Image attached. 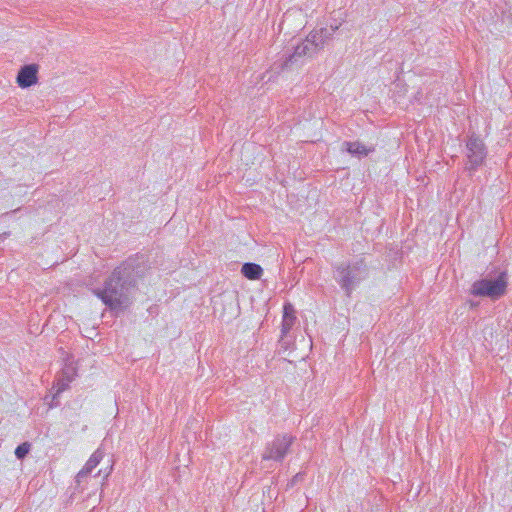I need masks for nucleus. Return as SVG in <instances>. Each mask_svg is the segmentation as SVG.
I'll use <instances>...</instances> for the list:
<instances>
[{
	"label": "nucleus",
	"instance_id": "obj_1",
	"mask_svg": "<svg viewBox=\"0 0 512 512\" xmlns=\"http://www.w3.org/2000/svg\"><path fill=\"white\" fill-rule=\"evenodd\" d=\"M146 256L136 254L117 266L104 280L103 285L92 289V293L112 312H120L130 304L131 291L137 279L144 274Z\"/></svg>",
	"mask_w": 512,
	"mask_h": 512
},
{
	"label": "nucleus",
	"instance_id": "obj_2",
	"mask_svg": "<svg viewBox=\"0 0 512 512\" xmlns=\"http://www.w3.org/2000/svg\"><path fill=\"white\" fill-rule=\"evenodd\" d=\"M338 27L321 28L309 33L307 38L294 47L291 53L284 61L283 67L289 68L294 64H298L305 56L312 57L321 51L326 45L328 39Z\"/></svg>",
	"mask_w": 512,
	"mask_h": 512
},
{
	"label": "nucleus",
	"instance_id": "obj_3",
	"mask_svg": "<svg viewBox=\"0 0 512 512\" xmlns=\"http://www.w3.org/2000/svg\"><path fill=\"white\" fill-rule=\"evenodd\" d=\"M508 273L505 270L494 275L489 272L486 277L475 281L470 288V294L475 297H487L491 300H498L507 292Z\"/></svg>",
	"mask_w": 512,
	"mask_h": 512
},
{
	"label": "nucleus",
	"instance_id": "obj_4",
	"mask_svg": "<svg viewBox=\"0 0 512 512\" xmlns=\"http://www.w3.org/2000/svg\"><path fill=\"white\" fill-rule=\"evenodd\" d=\"M295 437L290 434H278L272 441L268 442L262 453V460H273L283 462L286 455L290 452Z\"/></svg>",
	"mask_w": 512,
	"mask_h": 512
},
{
	"label": "nucleus",
	"instance_id": "obj_5",
	"mask_svg": "<svg viewBox=\"0 0 512 512\" xmlns=\"http://www.w3.org/2000/svg\"><path fill=\"white\" fill-rule=\"evenodd\" d=\"M466 148V156L468 160L466 169L474 171L483 164L487 156L486 146L483 140L473 133L468 137Z\"/></svg>",
	"mask_w": 512,
	"mask_h": 512
},
{
	"label": "nucleus",
	"instance_id": "obj_6",
	"mask_svg": "<svg viewBox=\"0 0 512 512\" xmlns=\"http://www.w3.org/2000/svg\"><path fill=\"white\" fill-rule=\"evenodd\" d=\"M104 457V452L98 448L88 459L85 466L78 472L76 475V490L83 491L84 487L81 485L88 475L92 472L94 468L100 463V461Z\"/></svg>",
	"mask_w": 512,
	"mask_h": 512
},
{
	"label": "nucleus",
	"instance_id": "obj_7",
	"mask_svg": "<svg viewBox=\"0 0 512 512\" xmlns=\"http://www.w3.org/2000/svg\"><path fill=\"white\" fill-rule=\"evenodd\" d=\"M38 70L37 64H27L22 66L17 74L16 82L21 88H29L38 82Z\"/></svg>",
	"mask_w": 512,
	"mask_h": 512
},
{
	"label": "nucleus",
	"instance_id": "obj_8",
	"mask_svg": "<svg viewBox=\"0 0 512 512\" xmlns=\"http://www.w3.org/2000/svg\"><path fill=\"white\" fill-rule=\"evenodd\" d=\"M351 274L349 264L346 266H338L334 274L336 281L341 285L342 289L345 290L347 296L350 295L351 291Z\"/></svg>",
	"mask_w": 512,
	"mask_h": 512
},
{
	"label": "nucleus",
	"instance_id": "obj_9",
	"mask_svg": "<svg viewBox=\"0 0 512 512\" xmlns=\"http://www.w3.org/2000/svg\"><path fill=\"white\" fill-rule=\"evenodd\" d=\"M283 310V319L281 325L282 338L286 336V334L291 330L296 321L295 310L291 304H285Z\"/></svg>",
	"mask_w": 512,
	"mask_h": 512
},
{
	"label": "nucleus",
	"instance_id": "obj_10",
	"mask_svg": "<svg viewBox=\"0 0 512 512\" xmlns=\"http://www.w3.org/2000/svg\"><path fill=\"white\" fill-rule=\"evenodd\" d=\"M241 273L249 280H258L263 274V269L256 263L248 262L242 265Z\"/></svg>",
	"mask_w": 512,
	"mask_h": 512
},
{
	"label": "nucleus",
	"instance_id": "obj_11",
	"mask_svg": "<svg viewBox=\"0 0 512 512\" xmlns=\"http://www.w3.org/2000/svg\"><path fill=\"white\" fill-rule=\"evenodd\" d=\"M368 270L363 260H357L354 263V281L355 280H363L367 277Z\"/></svg>",
	"mask_w": 512,
	"mask_h": 512
},
{
	"label": "nucleus",
	"instance_id": "obj_12",
	"mask_svg": "<svg viewBox=\"0 0 512 512\" xmlns=\"http://www.w3.org/2000/svg\"><path fill=\"white\" fill-rule=\"evenodd\" d=\"M374 151L375 147L373 145H365L361 142H354V155L365 157Z\"/></svg>",
	"mask_w": 512,
	"mask_h": 512
},
{
	"label": "nucleus",
	"instance_id": "obj_13",
	"mask_svg": "<svg viewBox=\"0 0 512 512\" xmlns=\"http://www.w3.org/2000/svg\"><path fill=\"white\" fill-rule=\"evenodd\" d=\"M71 382H69V379H65V378H62L61 376H59L57 378V381L56 383L54 384L53 388L56 389V393L53 395V401L57 398V396L62 393L63 391H65L68 387H69V384ZM57 406L58 403H54L51 405V406Z\"/></svg>",
	"mask_w": 512,
	"mask_h": 512
},
{
	"label": "nucleus",
	"instance_id": "obj_14",
	"mask_svg": "<svg viewBox=\"0 0 512 512\" xmlns=\"http://www.w3.org/2000/svg\"><path fill=\"white\" fill-rule=\"evenodd\" d=\"M31 444L28 442H24L17 446L15 449V456L17 459L22 460L24 459L28 453L30 452Z\"/></svg>",
	"mask_w": 512,
	"mask_h": 512
},
{
	"label": "nucleus",
	"instance_id": "obj_15",
	"mask_svg": "<svg viewBox=\"0 0 512 512\" xmlns=\"http://www.w3.org/2000/svg\"><path fill=\"white\" fill-rule=\"evenodd\" d=\"M75 375H76L75 368L72 366H66L65 368L62 369L61 374L59 376H61L62 378H65V379H69V382H72Z\"/></svg>",
	"mask_w": 512,
	"mask_h": 512
},
{
	"label": "nucleus",
	"instance_id": "obj_16",
	"mask_svg": "<svg viewBox=\"0 0 512 512\" xmlns=\"http://www.w3.org/2000/svg\"><path fill=\"white\" fill-rule=\"evenodd\" d=\"M347 152L352 153V142H344Z\"/></svg>",
	"mask_w": 512,
	"mask_h": 512
}]
</instances>
